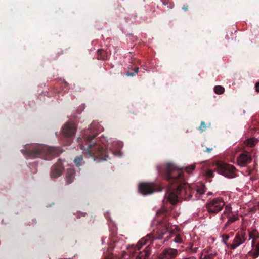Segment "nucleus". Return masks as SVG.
Masks as SVG:
<instances>
[{
    "label": "nucleus",
    "mask_w": 259,
    "mask_h": 259,
    "mask_svg": "<svg viewBox=\"0 0 259 259\" xmlns=\"http://www.w3.org/2000/svg\"><path fill=\"white\" fill-rule=\"evenodd\" d=\"M195 167V164H193L178 169L172 163H167L158 167L159 175L169 183L165 197L172 204L177 203L179 197L187 199L190 198L194 193L200 195L204 193L205 186L203 185L200 184V187L195 185L190 186L184 179L182 169H184L185 171L190 174Z\"/></svg>",
    "instance_id": "obj_1"
},
{
    "label": "nucleus",
    "mask_w": 259,
    "mask_h": 259,
    "mask_svg": "<svg viewBox=\"0 0 259 259\" xmlns=\"http://www.w3.org/2000/svg\"><path fill=\"white\" fill-rule=\"evenodd\" d=\"M160 223V226L156 233H150L141 238L136 246H132L127 252H124L119 259H148L151 253L150 245L155 239L164 238L165 240L174 237L173 241L181 243L183 239L179 234H175L170 231V224L166 220Z\"/></svg>",
    "instance_id": "obj_2"
},
{
    "label": "nucleus",
    "mask_w": 259,
    "mask_h": 259,
    "mask_svg": "<svg viewBox=\"0 0 259 259\" xmlns=\"http://www.w3.org/2000/svg\"><path fill=\"white\" fill-rule=\"evenodd\" d=\"M102 129L98 122H93L87 130L82 132L77 141L84 154L89 157H94L99 160H107L108 158V151L94 140Z\"/></svg>",
    "instance_id": "obj_3"
},
{
    "label": "nucleus",
    "mask_w": 259,
    "mask_h": 259,
    "mask_svg": "<svg viewBox=\"0 0 259 259\" xmlns=\"http://www.w3.org/2000/svg\"><path fill=\"white\" fill-rule=\"evenodd\" d=\"M25 156L30 158H41L50 160L62 153L59 147H49L46 145L36 144L29 148L21 150Z\"/></svg>",
    "instance_id": "obj_4"
},
{
    "label": "nucleus",
    "mask_w": 259,
    "mask_h": 259,
    "mask_svg": "<svg viewBox=\"0 0 259 259\" xmlns=\"http://www.w3.org/2000/svg\"><path fill=\"white\" fill-rule=\"evenodd\" d=\"M214 169L217 170L218 172L228 178H234L236 176V169L235 167L232 165L224 163L223 162H219L216 164Z\"/></svg>",
    "instance_id": "obj_5"
},
{
    "label": "nucleus",
    "mask_w": 259,
    "mask_h": 259,
    "mask_svg": "<svg viewBox=\"0 0 259 259\" xmlns=\"http://www.w3.org/2000/svg\"><path fill=\"white\" fill-rule=\"evenodd\" d=\"M162 187L153 183H141L139 185V191L143 195H149L154 192L161 191Z\"/></svg>",
    "instance_id": "obj_6"
},
{
    "label": "nucleus",
    "mask_w": 259,
    "mask_h": 259,
    "mask_svg": "<svg viewBox=\"0 0 259 259\" xmlns=\"http://www.w3.org/2000/svg\"><path fill=\"white\" fill-rule=\"evenodd\" d=\"M64 166L61 160L58 161L52 165L50 173V177L52 179H56L61 176L64 170Z\"/></svg>",
    "instance_id": "obj_7"
},
{
    "label": "nucleus",
    "mask_w": 259,
    "mask_h": 259,
    "mask_svg": "<svg viewBox=\"0 0 259 259\" xmlns=\"http://www.w3.org/2000/svg\"><path fill=\"white\" fill-rule=\"evenodd\" d=\"M62 133L64 136L69 138L73 137L76 132V126L73 123H66L62 127Z\"/></svg>",
    "instance_id": "obj_8"
},
{
    "label": "nucleus",
    "mask_w": 259,
    "mask_h": 259,
    "mask_svg": "<svg viewBox=\"0 0 259 259\" xmlns=\"http://www.w3.org/2000/svg\"><path fill=\"white\" fill-rule=\"evenodd\" d=\"M178 255V250L171 248L164 249L159 255L160 259H173Z\"/></svg>",
    "instance_id": "obj_9"
},
{
    "label": "nucleus",
    "mask_w": 259,
    "mask_h": 259,
    "mask_svg": "<svg viewBox=\"0 0 259 259\" xmlns=\"http://www.w3.org/2000/svg\"><path fill=\"white\" fill-rule=\"evenodd\" d=\"M225 203L221 198H217L211 201V213L220 211Z\"/></svg>",
    "instance_id": "obj_10"
},
{
    "label": "nucleus",
    "mask_w": 259,
    "mask_h": 259,
    "mask_svg": "<svg viewBox=\"0 0 259 259\" xmlns=\"http://www.w3.org/2000/svg\"><path fill=\"white\" fill-rule=\"evenodd\" d=\"M252 158L248 153L245 152L241 154L237 158L238 164L242 167L245 166L247 164L250 163Z\"/></svg>",
    "instance_id": "obj_11"
},
{
    "label": "nucleus",
    "mask_w": 259,
    "mask_h": 259,
    "mask_svg": "<svg viewBox=\"0 0 259 259\" xmlns=\"http://www.w3.org/2000/svg\"><path fill=\"white\" fill-rule=\"evenodd\" d=\"M245 240L243 235L237 234L233 240L232 244L231 245V249H236L237 247L242 244Z\"/></svg>",
    "instance_id": "obj_12"
},
{
    "label": "nucleus",
    "mask_w": 259,
    "mask_h": 259,
    "mask_svg": "<svg viewBox=\"0 0 259 259\" xmlns=\"http://www.w3.org/2000/svg\"><path fill=\"white\" fill-rule=\"evenodd\" d=\"M75 176V171L74 168H69L67 169L66 178V183L69 184L72 183L74 181Z\"/></svg>",
    "instance_id": "obj_13"
},
{
    "label": "nucleus",
    "mask_w": 259,
    "mask_h": 259,
    "mask_svg": "<svg viewBox=\"0 0 259 259\" xmlns=\"http://www.w3.org/2000/svg\"><path fill=\"white\" fill-rule=\"evenodd\" d=\"M249 239L251 240V247L253 248L255 240L259 237V233L256 230H253L249 233Z\"/></svg>",
    "instance_id": "obj_14"
},
{
    "label": "nucleus",
    "mask_w": 259,
    "mask_h": 259,
    "mask_svg": "<svg viewBox=\"0 0 259 259\" xmlns=\"http://www.w3.org/2000/svg\"><path fill=\"white\" fill-rule=\"evenodd\" d=\"M108 57L107 53L103 49H99L97 52V58L98 60H106Z\"/></svg>",
    "instance_id": "obj_15"
},
{
    "label": "nucleus",
    "mask_w": 259,
    "mask_h": 259,
    "mask_svg": "<svg viewBox=\"0 0 259 259\" xmlns=\"http://www.w3.org/2000/svg\"><path fill=\"white\" fill-rule=\"evenodd\" d=\"M257 142V139L255 138H251L246 139L245 141L246 145L249 147H253Z\"/></svg>",
    "instance_id": "obj_16"
},
{
    "label": "nucleus",
    "mask_w": 259,
    "mask_h": 259,
    "mask_svg": "<svg viewBox=\"0 0 259 259\" xmlns=\"http://www.w3.org/2000/svg\"><path fill=\"white\" fill-rule=\"evenodd\" d=\"M214 92L217 94H222L225 91V89L224 87L221 85H217L214 88Z\"/></svg>",
    "instance_id": "obj_17"
},
{
    "label": "nucleus",
    "mask_w": 259,
    "mask_h": 259,
    "mask_svg": "<svg viewBox=\"0 0 259 259\" xmlns=\"http://www.w3.org/2000/svg\"><path fill=\"white\" fill-rule=\"evenodd\" d=\"M82 160V156H80L78 157H76L74 160V162L76 164L77 167H79L81 165V162Z\"/></svg>",
    "instance_id": "obj_18"
},
{
    "label": "nucleus",
    "mask_w": 259,
    "mask_h": 259,
    "mask_svg": "<svg viewBox=\"0 0 259 259\" xmlns=\"http://www.w3.org/2000/svg\"><path fill=\"white\" fill-rule=\"evenodd\" d=\"M200 258L201 259H210V254H209L207 251H205V250H204V251L202 253Z\"/></svg>",
    "instance_id": "obj_19"
},
{
    "label": "nucleus",
    "mask_w": 259,
    "mask_h": 259,
    "mask_svg": "<svg viewBox=\"0 0 259 259\" xmlns=\"http://www.w3.org/2000/svg\"><path fill=\"white\" fill-rule=\"evenodd\" d=\"M164 5H167L168 8H172L174 4L171 2H169L168 0H161Z\"/></svg>",
    "instance_id": "obj_20"
},
{
    "label": "nucleus",
    "mask_w": 259,
    "mask_h": 259,
    "mask_svg": "<svg viewBox=\"0 0 259 259\" xmlns=\"http://www.w3.org/2000/svg\"><path fill=\"white\" fill-rule=\"evenodd\" d=\"M207 126L204 121L201 122L200 126L198 127V130L201 132H203L206 128Z\"/></svg>",
    "instance_id": "obj_21"
},
{
    "label": "nucleus",
    "mask_w": 259,
    "mask_h": 259,
    "mask_svg": "<svg viewBox=\"0 0 259 259\" xmlns=\"http://www.w3.org/2000/svg\"><path fill=\"white\" fill-rule=\"evenodd\" d=\"M232 207L230 205H227L225 207V210L224 211V213H230L231 212Z\"/></svg>",
    "instance_id": "obj_22"
},
{
    "label": "nucleus",
    "mask_w": 259,
    "mask_h": 259,
    "mask_svg": "<svg viewBox=\"0 0 259 259\" xmlns=\"http://www.w3.org/2000/svg\"><path fill=\"white\" fill-rule=\"evenodd\" d=\"M237 219V217L236 216H233L232 217H230L228 219V223H232L235 221Z\"/></svg>",
    "instance_id": "obj_23"
},
{
    "label": "nucleus",
    "mask_w": 259,
    "mask_h": 259,
    "mask_svg": "<svg viewBox=\"0 0 259 259\" xmlns=\"http://www.w3.org/2000/svg\"><path fill=\"white\" fill-rule=\"evenodd\" d=\"M252 256L254 258H256L259 256V251L256 248L255 251L252 253Z\"/></svg>",
    "instance_id": "obj_24"
},
{
    "label": "nucleus",
    "mask_w": 259,
    "mask_h": 259,
    "mask_svg": "<svg viewBox=\"0 0 259 259\" xmlns=\"http://www.w3.org/2000/svg\"><path fill=\"white\" fill-rule=\"evenodd\" d=\"M204 164L203 165L202 168L204 169V170L206 171V175L208 177H210V169L209 168L205 169V168L204 167Z\"/></svg>",
    "instance_id": "obj_25"
},
{
    "label": "nucleus",
    "mask_w": 259,
    "mask_h": 259,
    "mask_svg": "<svg viewBox=\"0 0 259 259\" xmlns=\"http://www.w3.org/2000/svg\"><path fill=\"white\" fill-rule=\"evenodd\" d=\"M167 213V210L164 208L161 209V210H159L157 212L158 214H160V213L166 214Z\"/></svg>",
    "instance_id": "obj_26"
},
{
    "label": "nucleus",
    "mask_w": 259,
    "mask_h": 259,
    "mask_svg": "<svg viewBox=\"0 0 259 259\" xmlns=\"http://www.w3.org/2000/svg\"><path fill=\"white\" fill-rule=\"evenodd\" d=\"M198 248L197 247H194L193 245H192L191 247V252L193 253H196L197 251Z\"/></svg>",
    "instance_id": "obj_27"
},
{
    "label": "nucleus",
    "mask_w": 259,
    "mask_h": 259,
    "mask_svg": "<svg viewBox=\"0 0 259 259\" xmlns=\"http://www.w3.org/2000/svg\"><path fill=\"white\" fill-rule=\"evenodd\" d=\"M136 74L134 72H127L126 73V75L127 76H135Z\"/></svg>",
    "instance_id": "obj_28"
},
{
    "label": "nucleus",
    "mask_w": 259,
    "mask_h": 259,
    "mask_svg": "<svg viewBox=\"0 0 259 259\" xmlns=\"http://www.w3.org/2000/svg\"><path fill=\"white\" fill-rule=\"evenodd\" d=\"M206 206H207V209L208 212L209 213H210V203L207 202Z\"/></svg>",
    "instance_id": "obj_29"
},
{
    "label": "nucleus",
    "mask_w": 259,
    "mask_h": 259,
    "mask_svg": "<svg viewBox=\"0 0 259 259\" xmlns=\"http://www.w3.org/2000/svg\"><path fill=\"white\" fill-rule=\"evenodd\" d=\"M104 259H114L112 254H110L108 256L105 257Z\"/></svg>",
    "instance_id": "obj_30"
},
{
    "label": "nucleus",
    "mask_w": 259,
    "mask_h": 259,
    "mask_svg": "<svg viewBox=\"0 0 259 259\" xmlns=\"http://www.w3.org/2000/svg\"><path fill=\"white\" fill-rule=\"evenodd\" d=\"M255 88L256 92L259 93V82H257L255 84Z\"/></svg>",
    "instance_id": "obj_31"
},
{
    "label": "nucleus",
    "mask_w": 259,
    "mask_h": 259,
    "mask_svg": "<svg viewBox=\"0 0 259 259\" xmlns=\"http://www.w3.org/2000/svg\"><path fill=\"white\" fill-rule=\"evenodd\" d=\"M188 6L187 5H183V7H182V9L184 11H186L188 10Z\"/></svg>",
    "instance_id": "obj_32"
},
{
    "label": "nucleus",
    "mask_w": 259,
    "mask_h": 259,
    "mask_svg": "<svg viewBox=\"0 0 259 259\" xmlns=\"http://www.w3.org/2000/svg\"><path fill=\"white\" fill-rule=\"evenodd\" d=\"M134 72L135 73V74H136L138 72L139 67H135L134 69Z\"/></svg>",
    "instance_id": "obj_33"
},
{
    "label": "nucleus",
    "mask_w": 259,
    "mask_h": 259,
    "mask_svg": "<svg viewBox=\"0 0 259 259\" xmlns=\"http://www.w3.org/2000/svg\"><path fill=\"white\" fill-rule=\"evenodd\" d=\"M185 259H196V258L193 257V256H192V257H190L186 258H185Z\"/></svg>",
    "instance_id": "obj_34"
},
{
    "label": "nucleus",
    "mask_w": 259,
    "mask_h": 259,
    "mask_svg": "<svg viewBox=\"0 0 259 259\" xmlns=\"http://www.w3.org/2000/svg\"><path fill=\"white\" fill-rule=\"evenodd\" d=\"M256 249L259 251V243L257 245Z\"/></svg>",
    "instance_id": "obj_35"
},
{
    "label": "nucleus",
    "mask_w": 259,
    "mask_h": 259,
    "mask_svg": "<svg viewBox=\"0 0 259 259\" xmlns=\"http://www.w3.org/2000/svg\"><path fill=\"white\" fill-rule=\"evenodd\" d=\"M210 150V149L209 148H208L206 150V151H209Z\"/></svg>",
    "instance_id": "obj_36"
},
{
    "label": "nucleus",
    "mask_w": 259,
    "mask_h": 259,
    "mask_svg": "<svg viewBox=\"0 0 259 259\" xmlns=\"http://www.w3.org/2000/svg\"><path fill=\"white\" fill-rule=\"evenodd\" d=\"M226 239L227 240H228V239H229V237L227 236H226Z\"/></svg>",
    "instance_id": "obj_37"
},
{
    "label": "nucleus",
    "mask_w": 259,
    "mask_h": 259,
    "mask_svg": "<svg viewBox=\"0 0 259 259\" xmlns=\"http://www.w3.org/2000/svg\"><path fill=\"white\" fill-rule=\"evenodd\" d=\"M208 194V195H210V192H209L208 193V194Z\"/></svg>",
    "instance_id": "obj_38"
},
{
    "label": "nucleus",
    "mask_w": 259,
    "mask_h": 259,
    "mask_svg": "<svg viewBox=\"0 0 259 259\" xmlns=\"http://www.w3.org/2000/svg\"><path fill=\"white\" fill-rule=\"evenodd\" d=\"M211 176H212V170H211Z\"/></svg>",
    "instance_id": "obj_39"
}]
</instances>
